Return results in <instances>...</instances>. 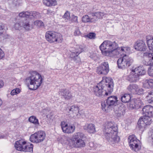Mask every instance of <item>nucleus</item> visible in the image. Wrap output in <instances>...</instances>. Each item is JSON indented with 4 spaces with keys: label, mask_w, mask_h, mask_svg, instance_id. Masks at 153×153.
I'll return each mask as SVG.
<instances>
[{
    "label": "nucleus",
    "mask_w": 153,
    "mask_h": 153,
    "mask_svg": "<svg viewBox=\"0 0 153 153\" xmlns=\"http://www.w3.org/2000/svg\"><path fill=\"white\" fill-rule=\"evenodd\" d=\"M146 98L149 103L153 102V91L148 93Z\"/></svg>",
    "instance_id": "nucleus-35"
},
{
    "label": "nucleus",
    "mask_w": 153,
    "mask_h": 153,
    "mask_svg": "<svg viewBox=\"0 0 153 153\" xmlns=\"http://www.w3.org/2000/svg\"><path fill=\"white\" fill-rule=\"evenodd\" d=\"M23 25L22 22H20L19 23H16L14 25V27L16 29H19Z\"/></svg>",
    "instance_id": "nucleus-41"
},
{
    "label": "nucleus",
    "mask_w": 153,
    "mask_h": 153,
    "mask_svg": "<svg viewBox=\"0 0 153 153\" xmlns=\"http://www.w3.org/2000/svg\"><path fill=\"white\" fill-rule=\"evenodd\" d=\"M85 135L80 132L74 134L71 138L65 136H62L60 141L62 145L67 149H70L73 148H80L85 146L84 139Z\"/></svg>",
    "instance_id": "nucleus-1"
},
{
    "label": "nucleus",
    "mask_w": 153,
    "mask_h": 153,
    "mask_svg": "<svg viewBox=\"0 0 153 153\" xmlns=\"http://www.w3.org/2000/svg\"><path fill=\"white\" fill-rule=\"evenodd\" d=\"M23 22V26L25 29L27 30H29L30 29V26L29 22L26 21L22 22Z\"/></svg>",
    "instance_id": "nucleus-38"
},
{
    "label": "nucleus",
    "mask_w": 153,
    "mask_h": 153,
    "mask_svg": "<svg viewBox=\"0 0 153 153\" xmlns=\"http://www.w3.org/2000/svg\"><path fill=\"white\" fill-rule=\"evenodd\" d=\"M150 136L152 140V144L153 145V130L151 132Z\"/></svg>",
    "instance_id": "nucleus-49"
},
{
    "label": "nucleus",
    "mask_w": 153,
    "mask_h": 153,
    "mask_svg": "<svg viewBox=\"0 0 153 153\" xmlns=\"http://www.w3.org/2000/svg\"><path fill=\"white\" fill-rule=\"evenodd\" d=\"M85 47L84 44L76 45L75 48V50L78 54H79L84 51Z\"/></svg>",
    "instance_id": "nucleus-31"
},
{
    "label": "nucleus",
    "mask_w": 153,
    "mask_h": 153,
    "mask_svg": "<svg viewBox=\"0 0 153 153\" xmlns=\"http://www.w3.org/2000/svg\"><path fill=\"white\" fill-rule=\"evenodd\" d=\"M92 15L94 22L95 23L98 19L102 18L104 14L102 12H97L92 13Z\"/></svg>",
    "instance_id": "nucleus-26"
},
{
    "label": "nucleus",
    "mask_w": 153,
    "mask_h": 153,
    "mask_svg": "<svg viewBox=\"0 0 153 153\" xmlns=\"http://www.w3.org/2000/svg\"><path fill=\"white\" fill-rule=\"evenodd\" d=\"M75 36H78L81 34V33L78 27H77L75 30L74 33Z\"/></svg>",
    "instance_id": "nucleus-42"
},
{
    "label": "nucleus",
    "mask_w": 153,
    "mask_h": 153,
    "mask_svg": "<svg viewBox=\"0 0 153 153\" xmlns=\"http://www.w3.org/2000/svg\"><path fill=\"white\" fill-rule=\"evenodd\" d=\"M146 70L143 66H139L131 70L128 75L127 79L131 82H136L140 75H144Z\"/></svg>",
    "instance_id": "nucleus-8"
},
{
    "label": "nucleus",
    "mask_w": 153,
    "mask_h": 153,
    "mask_svg": "<svg viewBox=\"0 0 153 153\" xmlns=\"http://www.w3.org/2000/svg\"><path fill=\"white\" fill-rule=\"evenodd\" d=\"M90 39H95L96 38V34L94 33H90L85 36Z\"/></svg>",
    "instance_id": "nucleus-40"
},
{
    "label": "nucleus",
    "mask_w": 153,
    "mask_h": 153,
    "mask_svg": "<svg viewBox=\"0 0 153 153\" xmlns=\"http://www.w3.org/2000/svg\"><path fill=\"white\" fill-rule=\"evenodd\" d=\"M104 127V134L107 140L111 144L119 142L120 139L117 135V127L114 125L113 123L107 122Z\"/></svg>",
    "instance_id": "nucleus-3"
},
{
    "label": "nucleus",
    "mask_w": 153,
    "mask_h": 153,
    "mask_svg": "<svg viewBox=\"0 0 153 153\" xmlns=\"http://www.w3.org/2000/svg\"><path fill=\"white\" fill-rule=\"evenodd\" d=\"M102 54L110 57L119 55V49L118 44L115 41H104L100 46Z\"/></svg>",
    "instance_id": "nucleus-4"
},
{
    "label": "nucleus",
    "mask_w": 153,
    "mask_h": 153,
    "mask_svg": "<svg viewBox=\"0 0 153 153\" xmlns=\"http://www.w3.org/2000/svg\"><path fill=\"white\" fill-rule=\"evenodd\" d=\"M90 57L91 58H92L93 59L95 60L97 58V56L96 53H92V54L90 56Z\"/></svg>",
    "instance_id": "nucleus-47"
},
{
    "label": "nucleus",
    "mask_w": 153,
    "mask_h": 153,
    "mask_svg": "<svg viewBox=\"0 0 153 153\" xmlns=\"http://www.w3.org/2000/svg\"><path fill=\"white\" fill-rule=\"evenodd\" d=\"M43 4L48 7L55 6L56 4V0H43Z\"/></svg>",
    "instance_id": "nucleus-30"
},
{
    "label": "nucleus",
    "mask_w": 153,
    "mask_h": 153,
    "mask_svg": "<svg viewBox=\"0 0 153 153\" xmlns=\"http://www.w3.org/2000/svg\"><path fill=\"white\" fill-rule=\"evenodd\" d=\"M4 137V136L2 135L0 136V139L3 138Z\"/></svg>",
    "instance_id": "nucleus-52"
},
{
    "label": "nucleus",
    "mask_w": 153,
    "mask_h": 153,
    "mask_svg": "<svg viewBox=\"0 0 153 153\" xmlns=\"http://www.w3.org/2000/svg\"><path fill=\"white\" fill-rule=\"evenodd\" d=\"M138 88V85L135 84H130L128 86L127 89L128 91L133 93H135Z\"/></svg>",
    "instance_id": "nucleus-27"
},
{
    "label": "nucleus",
    "mask_w": 153,
    "mask_h": 153,
    "mask_svg": "<svg viewBox=\"0 0 153 153\" xmlns=\"http://www.w3.org/2000/svg\"><path fill=\"white\" fill-rule=\"evenodd\" d=\"M64 19H69L70 18V13L68 11H67L64 14L63 17Z\"/></svg>",
    "instance_id": "nucleus-44"
},
{
    "label": "nucleus",
    "mask_w": 153,
    "mask_h": 153,
    "mask_svg": "<svg viewBox=\"0 0 153 153\" xmlns=\"http://www.w3.org/2000/svg\"><path fill=\"white\" fill-rule=\"evenodd\" d=\"M144 85L147 88L153 87V79H149L145 81Z\"/></svg>",
    "instance_id": "nucleus-33"
},
{
    "label": "nucleus",
    "mask_w": 153,
    "mask_h": 153,
    "mask_svg": "<svg viewBox=\"0 0 153 153\" xmlns=\"http://www.w3.org/2000/svg\"><path fill=\"white\" fill-rule=\"evenodd\" d=\"M43 78L42 75L36 71L30 72V75L26 79L28 83L29 88L31 90H35L40 87L42 82Z\"/></svg>",
    "instance_id": "nucleus-6"
},
{
    "label": "nucleus",
    "mask_w": 153,
    "mask_h": 153,
    "mask_svg": "<svg viewBox=\"0 0 153 153\" xmlns=\"http://www.w3.org/2000/svg\"><path fill=\"white\" fill-rule=\"evenodd\" d=\"M46 40L50 43H60L62 42L63 39L62 35L54 31H48L45 34Z\"/></svg>",
    "instance_id": "nucleus-7"
},
{
    "label": "nucleus",
    "mask_w": 153,
    "mask_h": 153,
    "mask_svg": "<svg viewBox=\"0 0 153 153\" xmlns=\"http://www.w3.org/2000/svg\"><path fill=\"white\" fill-rule=\"evenodd\" d=\"M70 113L72 115V117L75 118H79L81 114L79 113V108L77 105H72L69 109Z\"/></svg>",
    "instance_id": "nucleus-16"
},
{
    "label": "nucleus",
    "mask_w": 153,
    "mask_h": 153,
    "mask_svg": "<svg viewBox=\"0 0 153 153\" xmlns=\"http://www.w3.org/2000/svg\"><path fill=\"white\" fill-rule=\"evenodd\" d=\"M141 104V101L137 100H132L129 105V107L131 109L138 108L140 107Z\"/></svg>",
    "instance_id": "nucleus-22"
},
{
    "label": "nucleus",
    "mask_w": 153,
    "mask_h": 153,
    "mask_svg": "<svg viewBox=\"0 0 153 153\" xmlns=\"http://www.w3.org/2000/svg\"><path fill=\"white\" fill-rule=\"evenodd\" d=\"M114 84L110 78L103 77L97 85L94 86L93 91L95 95L98 97L102 95L108 96L113 91Z\"/></svg>",
    "instance_id": "nucleus-2"
},
{
    "label": "nucleus",
    "mask_w": 153,
    "mask_h": 153,
    "mask_svg": "<svg viewBox=\"0 0 153 153\" xmlns=\"http://www.w3.org/2000/svg\"><path fill=\"white\" fill-rule=\"evenodd\" d=\"M2 100L0 99V106L2 105Z\"/></svg>",
    "instance_id": "nucleus-51"
},
{
    "label": "nucleus",
    "mask_w": 153,
    "mask_h": 153,
    "mask_svg": "<svg viewBox=\"0 0 153 153\" xmlns=\"http://www.w3.org/2000/svg\"><path fill=\"white\" fill-rule=\"evenodd\" d=\"M143 63L145 65H149L148 68V74L149 76H153V62H151L149 60L148 62L143 61Z\"/></svg>",
    "instance_id": "nucleus-23"
},
{
    "label": "nucleus",
    "mask_w": 153,
    "mask_h": 153,
    "mask_svg": "<svg viewBox=\"0 0 153 153\" xmlns=\"http://www.w3.org/2000/svg\"><path fill=\"white\" fill-rule=\"evenodd\" d=\"M152 117L143 115V118L140 119L147 126L150 125L152 123Z\"/></svg>",
    "instance_id": "nucleus-28"
},
{
    "label": "nucleus",
    "mask_w": 153,
    "mask_h": 153,
    "mask_svg": "<svg viewBox=\"0 0 153 153\" xmlns=\"http://www.w3.org/2000/svg\"><path fill=\"white\" fill-rule=\"evenodd\" d=\"M72 21L73 22L78 23V17L73 15L72 16Z\"/></svg>",
    "instance_id": "nucleus-45"
},
{
    "label": "nucleus",
    "mask_w": 153,
    "mask_h": 153,
    "mask_svg": "<svg viewBox=\"0 0 153 153\" xmlns=\"http://www.w3.org/2000/svg\"><path fill=\"white\" fill-rule=\"evenodd\" d=\"M130 95L128 94H125L120 96V99L121 101L124 103L129 102L131 100Z\"/></svg>",
    "instance_id": "nucleus-25"
},
{
    "label": "nucleus",
    "mask_w": 153,
    "mask_h": 153,
    "mask_svg": "<svg viewBox=\"0 0 153 153\" xmlns=\"http://www.w3.org/2000/svg\"><path fill=\"white\" fill-rule=\"evenodd\" d=\"M146 42L149 49L153 52V37H151L150 39H147ZM143 57L144 59L148 58L151 62H153V52L144 53L143 54Z\"/></svg>",
    "instance_id": "nucleus-12"
},
{
    "label": "nucleus",
    "mask_w": 153,
    "mask_h": 153,
    "mask_svg": "<svg viewBox=\"0 0 153 153\" xmlns=\"http://www.w3.org/2000/svg\"><path fill=\"white\" fill-rule=\"evenodd\" d=\"M134 47L136 50L140 51H144L147 49L145 42L142 40H138L136 42Z\"/></svg>",
    "instance_id": "nucleus-15"
},
{
    "label": "nucleus",
    "mask_w": 153,
    "mask_h": 153,
    "mask_svg": "<svg viewBox=\"0 0 153 153\" xmlns=\"http://www.w3.org/2000/svg\"><path fill=\"white\" fill-rule=\"evenodd\" d=\"M128 141L129 145L132 150L137 152L140 150V141L136 138L134 135H132L129 136Z\"/></svg>",
    "instance_id": "nucleus-10"
},
{
    "label": "nucleus",
    "mask_w": 153,
    "mask_h": 153,
    "mask_svg": "<svg viewBox=\"0 0 153 153\" xmlns=\"http://www.w3.org/2000/svg\"><path fill=\"white\" fill-rule=\"evenodd\" d=\"M29 121L35 125H39V123L38 119L34 116H30L28 119Z\"/></svg>",
    "instance_id": "nucleus-34"
},
{
    "label": "nucleus",
    "mask_w": 153,
    "mask_h": 153,
    "mask_svg": "<svg viewBox=\"0 0 153 153\" xmlns=\"http://www.w3.org/2000/svg\"><path fill=\"white\" fill-rule=\"evenodd\" d=\"M142 113L144 116L153 117V107L150 105H146L143 108Z\"/></svg>",
    "instance_id": "nucleus-17"
},
{
    "label": "nucleus",
    "mask_w": 153,
    "mask_h": 153,
    "mask_svg": "<svg viewBox=\"0 0 153 153\" xmlns=\"http://www.w3.org/2000/svg\"><path fill=\"white\" fill-rule=\"evenodd\" d=\"M79 54H78L77 52L74 50V51L71 52L70 55V57L73 59L76 62L78 63L80 61V58L78 56Z\"/></svg>",
    "instance_id": "nucleus-29"
},
{
    "label": "nucleus",
    "mask_w": 153,
    "mask_h": 153,
    "mask_svg": "<svg viewBox=\"0 0 153 153\" xmlns=\"http://www.w3.org/2000/svg\"><path fill=\"white\" fill-rule=\"evenodd\" d=\"M138 128L142 131L147 126L143 122V121H141L140 119L138 121Z\"/></svg>",
    "instance_id": "nucleus-36"
},
{
    "label": "nucleus",
    "mask_w": 153,
    "mask_h": 153,
    "mask_svg": "<svg viewBox=\"0 0 153 153\" xmlns=\"http://www.w3.org/2000/svg\"><path fill=\"white\" fill-rule=\"evenodd\" d=\"M46 134L43 131H39L32 134L30 140L33 143H39L43 141L45 138Z\"/></svg>",
    "instance_id": "nucleus-11"
},
{
    "label": "nucleus",
    "mask_w": 153,
    "mask_h": 153,
    "mask_svg": "<svg viewBox=\"0 0 153 153\" xmlns=\"http://www.w3.org/2000/svg\"><path fill=\"white\" fill-rule=\"evenodd\" d=\"M19 16L21 17L30 18H32V17L35 18H37L38 16V13L36 12H34L32 13L28 12H23L20 13Z\"/></svg>",
    "instance_id": "nucleus-18"
},
{
    "label": "nucleus",
    "mask_w": 153,
    "mask_h": 153,
    "mask_svg": "<svg viewBox=\"0 0 153 153\" xmlns=\"http://www.w3.org/2000/svg\"><path fill=\"white\" fill-rule=\"evenodd\" d=\"M117 98L116 96H112L108 97L106 101L101 103L102 110L108 112L111 108L117 105Z\"/></svg>",
    "instance_id": "nucleus-9"
},
{
    "label": "nucleus",
    "mask_w": 153,
    "mask_h": 153,
    "mask_svg": "<svg viewBox=\"0 0 153 153\" xmlns=\"http://www.w3.org/2000/svg\"><path fill=\"white\" fill-rule=\"evenodd\" d=\"M61 126L63 131L64 133L71 134L73 133L75 129V127L73 125H68L64 121L61 122Z\"/></svg>",
    "instance_id": "nucleus-14"
},
{
    "label": "nucleus",
    "mask_w": 153,
    "mask_h": 153,
    "mask_svg": "<svg viewBox=\"0 0 153 153\" xmlns=\"http://www.w3.org/2000/svg\"><path fill=\"white\" fill-rule=\"evenodd\" d=\"M4 57V53L3 51L0 48V60Z\"/></svg>",
    "instance_id": "nucleus-46"
},
{
    "label": "nucleus",
    "mask_w": 153,
    "mask_h": 153,
    "mask_svg": "<svg viewBox=\"0 0 153 153\" xmlns=\"http://www.w3.org/2000/svg\"><path fill=\"white\" fill-rule=\"evenodd\" d=\"M26 142L23 140H20L16 141L15 144V148L18 151H23Z\"/></svg>",
    "instance_id": "nucleus-19"
},
{
    "label": "nucleus",
    "mask_w": 153,
    "mask_h": 153,
    "mask_svg": "<svg viewBox=\"0 0 153 153\" xmlns=\"http://www.w3.org/2000/svg\"><path fill=\"white\" fill-rule=\"evenodd\" d=\"M4 31L2 27L0 25V35H1L3 33Z\"/></svg>",
    "instance_id": "nucleus-48"
},
{
    "label": "nucleus",
    "mask_w": 153,
    "mask_h": 153,
    "mask_svg": "<svg viewBox=\"0 0 153 153\" xmlns=\"http://www.w3.org/2000/svg\"><path fill=\"white\" fill-rule=\"evenodd\" d=\"M109 71V65L108 62H103L97 68V72L99 74L106 75Z\"/></svg>",
    "instance_id": "nucleus-13"
},
{
    "label": "nucleus",
    "mask_w": 153,
    "mask_h": 153,
    "mask_svg": "<svg viewBox=\"0 0 153 153\" xmlns=\"http://www.w3.org/2000/svg\"><path fill=\"white\" fill-rule=\"evenodd\" d=\"M84 129L90 133L93 134L96 132L95 126L92 123L86 124L84 126Z\"/></svg>",
    "instance_id": "nucleus-20"
},
{
    "label": "nucleus",
    "mask_w": 153,
    "mask_h": 153,
    "mask_svg": "<svg viewBox=\"0 0 153 153\" xmlns=\"http://www.w3.org/2000/svg\"><path fill=\"white\" fill-rule=\"evenodd\" d=\"M20 90L19 88H16L12 90L10 93L11 95L13 96L20 93Z\"/></svg>",
    "instance_id": "nucleus-39"
},
{
    "label": "nucleus",
    "mask_w": 153,
    "mask_h": 153,
    "mask_svg": "<svg viewBox=\"0 0 153 153\" xmlns=\"http://www.w3.org/2000/svg\"><path fill=\"white\" fill-rule=\"evenodd\" d=\"M4 85V83L3 81H0V88L2 87Z\"/></svg>",
    "instance_id": "nucleus-50"
},
{
    "label": "nucleus",
    "mask_w": 153,
    "mask_h": 153,
    "mask_svg": "<svg viewBox=\"0 0 153 153\" xmlns=\"http://www.w3.org/2000/svg\"><path fill=\"white\" fill-rule=\"evenodd\" d=\"M62 95L65 100H69L73 97L72 95L69 91L66 89H62L60 93Z\"/></svg>",
    "instance_id": "nucleus-21"
},
{
    "label": "nucleus",
    "mask_w": 153,
    "mask_h": 153,
    "mask_svg": "<svg viewBox=\"0 0 153 153\" xmlns=\"http://www.w3.org/2000/svg\"><path fill=\"white\" fill-rule=\"evenodd\" d=\"M119 55L124 56L119 58L117 61V65L119 68L124 69L128 68L131 65L133 62V60L131 57L127 55L126 54L130 53L131 51L130 48L128 47H122L119 48Z\"/></svg>",
    "instance_id": "nucleus-5"
},
{
    "label": "nucleus",
    "mask_w": 153,
    "mask_h": 153,
    "mask_svg": "<svg viewBox=\"0 0 153 153\" xmlns=\"http://www.w3.org/2000/svg\"><path fill=\"white\" fill-rule=\"evenodd\" d=\"M82 21L83 22L85 23H94L92 14L90 16L87 15L83 16L82 18Z\"/></svg>",
    "instance_id": "nucleus-24"
},
{
    "label": "nucleus",
    "mask_w": 153,
    "mask_h": 153,
    "mask_svg": "<svg viewBox=\"0 0 153 153\" xmlns=\"http://www.w3.org/2000/svg\"><path fill=\"white\" fill-rule=\"evenodd\" d=\"M135 94H142L143 93V90L141 88H140L138 86V88L137 89Z\"/></svg>",
    "instance_id": "nucleus-43"
},
{
    "label": "nucleus",
    "mask_w": 153,
    "mask_h": 153,
    "mask_svg": "<svg viewBox=\"0 0 153 153\" xmlns=\"http://www.w3.org/2000/svg\"><path fill=\"white\" fill-rule=\"evenodd\" d=\"M25 146L24 148L23 151L25 152H33V145L30 144L29 145H27L26 143Z\"/></svg>",
    "instance_id": "nucleus-32"
},
{
    "label": "nucleus",
    "mask_w": 153,
    "mask_h": 153,
    "mask_svg": "<svg viewBox=\"0 0 153 153\" xmlns=\"http://www.w3.org/2000/svg\"><path fill=\"white\" fill-rule=\"evenodd\" d=\"M34 25L40 28L44 26V23L41 20H36L35 21L34 23Z\"/></svg>",
    "instance_id": "nucleus-37"
}]
</instances>
